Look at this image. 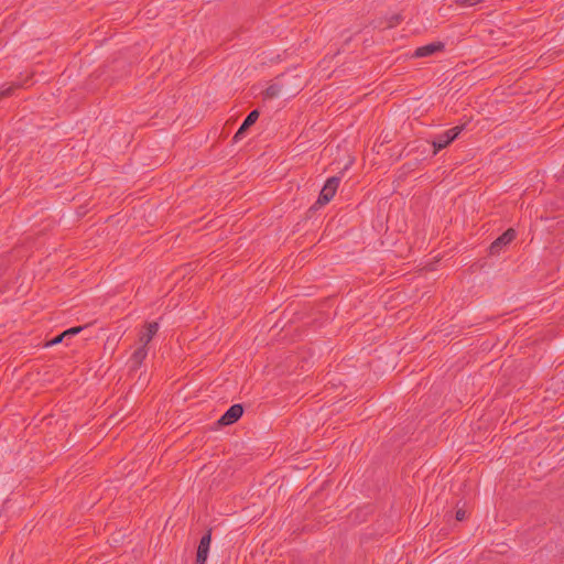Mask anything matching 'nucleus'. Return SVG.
<instances>
[{"mask_svg": "<svg viewBox=\"0 0 564 564\" xmlns=\"http://www.w3.org/2000/svg\"><path fill=\"white\" fill-rule=\"evenodd\" d=\"M456 4L458 6H462V7H473V6H476L480 2H482L484 0H454Z\"/></svg>", "mask_w": 564, "mask_h": 564, "instance_id": "10", "label": "nucleus"}, {"mask_svg": "<svg viewBox=\"0 0 564 564\" xmlns=\"http://www.w3.org/2000/svg\"><path fill=\"white\" fill-rule=\"evenodd\" d=\"M159 330V324L156 322H151L147 325V337L152 338Z\"/></svg>", "mask_w": 564, "mask_h": 564, "instance_id": "9", "label": "nucleus"}, {"mask_svg": "<svg viewBox=\"0 0 564 564\" xmlns=\"http://www.w3.org/2000/svg\"><path fill=\"white\" fill-rule=\"evenodd\" d=\"M212 538L210 534H206L202 538L197 554H196V563L205 564L208 557L209 546H210Z\"/></svg>", "mask_w": 564, "mask_h": 564, "instance_id": "5", "label": "nucleus"}, {"mask_svg": "<svg viewBox=\"0 0 564 564\" xmlns=\"http://www.w3.org/2000/svg\"><path fill=\"white\" fill-rule=\"evenodd\" d=\"M465 517H466V511H465V510H463V509H458V510L456 511V513H455V518H456V520H458V521L464 520V519H465Z\"/></svg>", "mask_w": 564, "mask_h": 564, "instance_id": "12", "label": "nucleus"}, {"mask_svg": "<svg viewBox=\"0 0 564 564\" xmlns=\"http://www.w3.org/2000/svg\"><path fill=\"white\" fill-rule=\"evenodd\" d=\"M460 132L458 127H455L448 131H446L443 135H440L437 139L433 141L434 153L438 150L447 147Z\"/></svg>", "mask_w": 564, "mask_h": 564, "instance_id": "3", "label": "nucleus"}, {"mask_svg": "<svg viewBox=\"0 0 564 564\" xmlns=\"http://www.w3.org/2000/svg\"><path fill=\"white\" fill-rule=\"evenodd\" d=\"M279 94L280 87L275 84L269 85L263 91L264 97L269 99L276 97Z\"/></svg>", "mask_w": 564, "mask_h": 564, "instance_id": "8", "label": "nucleus"}, {"mask_svg": "<svg viewBox=\"0 0 564 564\" xmlns=\"http://www.w3.org/2000/svg\"><path fill=\"white\" fill-rule=\"evenodd\" d=\"M243 413L240 404L232 405L219 420L220 425H230L238 421Z\"/></svg>", "mask_w": 564, "mask_h": 564, "instance_id": "4", "label": "nucleus"}, {"mask_svg": "<svg viewBox=\"0 0 564 564\" xmlns=\"http://www.w3.org/2000/svg\"><path fill=\"white\" fill-rule=\"evenodd\" d=\"M337 187H338V180L335 177L329 178L323 186L316 204L323 206V205L327 204L328 202H330V199L336 194Z\"/></svg>", "mask_w": 564, "mask_h": 564, "instance_id": "1", "label": "nucleus"}, {"mask_svg": "<svg viewBox=\"0 0 564 564\" xmlns=\"http://www.w3.org/2000/svg\"><path fill=\"white\" fill-rule=\"evenodd\" d=\"M79 330H80V327H73V328H70V329H67V330H65L62 335H59L58 337H56V339L54 340V343H59L64 336H67V335H69V334H77Z\"/></svg>", "mask_w": 564, "mask_h": 564, "instance_id": "11", "label": "nucleus"}, {"mask_svg": "<svg viewBox=\"0 0 564 564\" xmlns=\"http://www.w3.org/2000/svg\"><path fill=\"white\" fill-rule=\"evenodd\" d=\"M516 237L513 229H508L498 237L490 246V253L498 254L506 246H508Z\"/></svg>", "mask_w": 564, "mask_h": 564, "instance_id": "2", "label": "nucleus"}, {"mask_svg": "<svg viewBox=\"0 0 564 564\" xmlns=\"http://www.w3.org/2000/svg\"><path fill=\"white\" fill-rule=\"evenodd\" d=\"M259 118V111L258 110H253L249 113V116L246 118V120L243 121L242 126L239 128V130L237 131V133L235 134L234 139L237 141L239 140L242 134L245 133V131L251 127Z\"/></svg>", "mask_w": 564, "mask_h": 564, "instance_id": "6", "label": "nucleus"}, {"mask_svg": "<svg viewBox=\"0 0 564 564\" xmlns=\"http://www.w3.org/2000/svg\"><path fill=\"white\" fill-rule=\"evenodd\" d=\"M442 48H443V45L441 43L429 44V45L419 47L415 51V56H417V57L429 56V55H432V54H434L436 52L442 51Z\"/></svg>", "mask_w": 564, "mask_h": 564, "instance_id": "7", "label": "nucleus"}]
</instances>
